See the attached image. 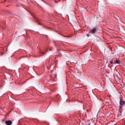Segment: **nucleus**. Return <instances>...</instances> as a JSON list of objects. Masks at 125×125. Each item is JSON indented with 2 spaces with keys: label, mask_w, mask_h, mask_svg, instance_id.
<instances>
[{
  "label": "nucleus",
  "mask_w": 125,
  "mask_h": 125,
  "mask_svg": "<svg viewBox=\"0 0 125 125\" xmlns=\"http://www.w3.org/2000/svg\"><path fill=\"white\" fill-rule=\"evenodd\" d=\"M124 63V64H122V65L123 66H125V63Z\"/></svg>",
  "instance_id": "nucleus-15"
},
{
  "label": "nucleus",
  "mask_w": 125,
  "mask_h": 125,
  "mask_svg": "<svg viewBox=\"0 0 125 125\" xmlns=\"http://www.w3.org/2000/svg\"><path fill=\"white\" fill-rule=\"evenodd\" d=\"M90 124H91L90 123V124H88V125H90Z\"/></svg>",
  "instance_id": "nucleus-18"
},
{
  "label": "nucleus",
  "mask_w": 125,
  "mask_h": 125,
  "mask_svg": "<svg viewBox=\"0 0 125 125\" xmlns=\"http://www.w3.org/2000/svg\"><path fill=\"white\" fill-rule=\"evenodd\" d=\"M81 125H85L84 123H81Z\"/></svg>",
  "instance_id": "nucleus-13"
},
{
  "label": "nucleus",
  "mask_w": 125,
  "mask_h": 125,
  "mask_svg": "<svg viewBox=\"0 0 125 125\" xmlns=\"http://www.w3.org/2000/svg\"><path fill=\"white\" fill-rule=\"evenodd\" d=\"M6 27V23L5 22V23H4V27H3V29H5Z\"/></svg>",
  "instance_id": "nucleus-9"
},
{
  "label": "nucleus",
  "mask_w": 125,
  "mask_h": 125,
  "mask_svg": "<svg viewBox=\"0 0 125 125\" xmlns=\"http://www.w3.org/2000/svg\"><path fill=\"white\" fill-rule=\"evenodd\" d=\"M111 64H112L113 63H110ZM117 63V64H119V65H121V63Z\"/></svg>",
  "instance_id": "nucleus-8"
},
{
  "label": "nucleus",
  "mask_w": 125,
  "mask_h": 125,
  "mask_svg": "<svg viewBox=\"0 0 125 125\" xmlns=\"http://www.w3.org/2000/svg\"><path fill=\"white\" fill-rule=\"evenodd\" d=\"M64 37H67V36H64Z\"/></svg>",
  "instance_id": "nucleus-17"
},
{
  "label": "nucleus",
  "mask_w": 125,
  "mask_h": 125,
  "mask_svg": "<svg viewBox=\"0 0 125 125\" xmlns=\"http://www.w3.org/2000/svg\"><path fill=\"white\" fill-rule=\"evenodd\" d=\"M67 65H68V64H67Z\"/></svg>",
  "instance_id": "nucleus-19"
},
{
  "label": "nucleus",
  "mask_w": 125,
  "mask_h": 125,
  "mask_svg": "<svg viewBox=\"0 0 125 125\" xmlns=\"http://www.w3.org/2000/svg\"><path fill=\"white\" fill-rule=\"evenodd\" d=\"M57 74H55V77H57Z\"/></svg>",
  "instance_id": "nucleus-16"
},
{
  "label": "nucleus",
  "mask_w": 125,
  "mask_h": 125,
  "mask_svg": "<svg viewBox=\"0 0 125 125\" xmlns=\"http://www.w3.org/2000/svg\"><path fill=\"white\" fill-rule=\"evenodd\" d=\"M125 104V101H123L122 99H120L119 102V107L121 109H122Z\"/></svg>",
  "instance_id": "nucleus-1"
},
{
  "label": "nucleus",
  "mask_w": 125,
  "mask_h": 125,
  "mask_svg": "<svg viewBox=\"0 0 125 125\" xmlns=\"http://www.w3.org/2000/svg\"><path fill=\"white\" fill-rule=\"evenodd\" d=\"M36 21H37V23H38L39 25H41V23L39 22V21L38 20H36Z\"/></svg>",
  "instance_id": "nucleus-6"
},
{
  "label": "nucleus",
  "mask_w": 125,
  "mask_h": 125,
  "mask_svg": "<svg viewBox=\"0 0 125 125\" xmlns=\"http://www.w3.org/2000/svg\"><path fill=\"white\" fill-rule=\"evenodd\" d=\"M97 29L96 28H94L91 29L89 31V33L93 34H96Z\"/></svg>",
  "instance_id": "nucleus-2"
},
{
  "label": "nucleus",
  "mask_w": 125,
  "mask_h": 125,
  "mask_svg": "<svg viewBox=\"0 0 125 125\" xmlns=\"http://www.w3.org/2000/svg\"><path fill=\"white\" fill-rule=\"evenodd\" d=\"M40 54L39 55V56L40 57L42 55H44L45 54V53L44 52H40Z\"/></svg>",
  "instance_id": "nucleus-4"
},
{
  "label": "nucleus",
  "mask_w": 125,
  "mask_h": 125,
  "mask_svg": "<svg viewBox=\"0 0 125 125\" xmlns=\"http://www.w3.org/2000/svg\"><path fill=\"white\" fill-rule=\"evenodd\" d=\"M114 62H120V60H119V59H116L115 61H114Z\"/></svg>",
  "instance_id": "nucleus-5"
},
{
  "label": "nucleus",
  "mask_w": 125,
  "mask_h": 125,
  "mask_svg": "<svg viewBox=\"0 0 125 125\" xmlns=\"http://www.w3.org/2000/svg\"><path fill=\"white\" fill-rule=\"evenodd\" d=\"M58 94H57V96H56V98L57 99H58Z\"/></svg>",
  "instance_id": "nucleus-11"
},
{
  "label": "nucleus",
  "mask_w": 125,
  "mask_h": 125,
  "mask_svg": "<svg viewBox=\"0 0 125 125\" xmlns=\"http://www.w3.org/2000/svg\"><path fill=\"white\" fill-rule=\"evenodd\" d=\"M44 27H45V26H44Z\"/></svg>",
  "instance_id": "nucleus-20"
},
{
  "label": "nucleus",
  "mask_w": 125,
  "mask_h": 125,
  "mask_svg": "<svg viewBox=\"0 0 125 125\" xmlns=\"http://www.w3.org/2000/svg\"><path fill=\"white\" fill-rule=\"evenodd\" d=\"M86 35L88 37H89V34H87Z\"/></svg>",
  "instance_id": "nucleus-14"
},
{
  "label": "nucleus",
  "mask_w": 125,
  "mask_h": 125,
  "mask_svg": "<svg viewBox=\"0 0 125 125\" xmlns=\"http://www.w3.org/2000/svg\"><path fill=\"white\" fill-rule=\"evenodd\" d=\"M86 111H87V112H89V111H90V109H89V110H88V109H87Z\"/></svg>",
  "instance_id": "nucleus-12"
},
{
  "label": "nucleus",
  "mask_w": 125,
  "mask_h": 125,
  "mask_svg": "<svg viewBox=\"0 0 125 125\" xmlns=\"http://www.w3.org/2000/svg\"><path fill=\"white\" fill-rule=\"evenodd\" d=\"M110 62H113V59H111V60H110Z\"/></svg>",
  "instance_id": "nucleus-7"
},
{
  "label": "nucleus",
  "mask_w": 125,
  "mask_h": 125,
  "mask_svg": "<svg viewBox=\"0 0 125 125\" xmlns=\"http://www.w3.org/2000/svg\"><path fill=\"white\" fill-rule=\"evenodd\" d=\"M5 123L7 125H11L12 122L11 121L9 120L5 121Z\"/></svg>",
  "instance_id": "nucleus-3"
},
{
  "label": "nucleus",
  "mask_w": 125,
  "mask_h": 125,
  "mask_svg": "<svg viewBox=\"0 0 125 125\" xmlns=\"http://www.w3.org/2000/svg\"><path fill=\"white\" fill-rule=\"evenodd\" d=\"M49 50L50 51H52V48H51L50 49H49Z\"/></svg>",
  "instance_id": "nucleus-10"
}]
</instances>
